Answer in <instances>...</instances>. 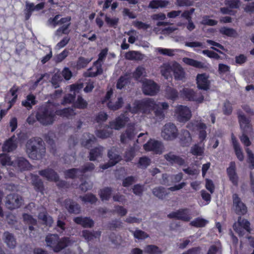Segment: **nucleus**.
Instances as JSON below:
<instances>
[{
	"label": "nucleus",
	"mask_w": 254,
	"mask_h": 254,
	"mask_svg": "<svg viewBox=\"0 0 254 254\" xmlns=\"http://www.w3.org/2000/svg\"><path fill=\"white\" fill-rule=\"evenodd\" d=\"M35 118L42 125H52L56 119V108L51 104H45L37 110Z\"/></svg>",
	"instance_id": "f257e3e1"
},
{
	"label": "nucleus",
	"mask_w": 254,
	"mask_h": 254,
	"mask_svg": "<svg viewBox=\"0 0 254 254\" xmlns=\"http://www.w3.org/2000/svg\"><path fill=\"white\" fill-rule=\"evenodd\" d=\"M47 247L51 248L56 253L61 252L71 244L70 238L63 237L61 238L57 234H49L45 238Z\"/></svg>",
	"instance_id": "f03ea898"
},
{
	"label": "nucleus",
	"mask_w": 254,
	"mask_h": 254,
	"mask_svg": "<svg viewBox=\"0 0 254 254\" xmlns=\"http://www.w3.org/2000/svg\"><path fill=\"white\" fill-rule=\"evenodd\" d=\"M26 149L29 157L33 160L42 158L46 151L45 147L42 145V140L35 137L28 140L26 144Z\"/></svg>",
	"instance_id": "7ed1b4c3"
},
{
	"label": "nucleus",
	"mask_w": 254,
	"mask_h": 254,
	"mask_svg": "<svg viewBox=\"0 0 254 254\" xmlns=\"http://www.w3.org/2000/svg\"><path fill=\"white\" fill-rule=\"evenodd\" d=\"M156 102L153 98H146L140 100H135L131 108L128 105V108L132 114H137L140 112L143 114L149 115L153 111Z\"/></svg>",
	"instance_id": "20e7f679"
},
{
	"label": "nucleus",
	"mask_w": 254,
	"mask_h": 254,
	"mask_svg": "<svg viewBox=\"0 0 254 254\" xmlns=\"http://www.w3.org/2000/svg\"><path fill=\"white\" fill-rule=\"evenodd\" d=\"M187 127L191 131H197L198 132L199 143L201 144L206 140L207 137L206 125L201 121H194L189 122Z\"/></svg>",
	"instance_id": "39448f33"
},
{
	"label": "nucleus",
	"mask_w": 254,
	"mask_h": 254,
	"mask_svg": "<svg viewBox=\"0 0 254 254\" xmlns=\"http://www.w3.org/2000/svg\"><path fill=\"white\" fill-rule=\"evenodd\" d=\"M170 219H175L184 222H189L191 219L190 210L187 208H181L170 213L167 215Z\"/></svg>",
	"instance_id": "423d86ee"
},
{
	"label": "nucleus",
	"mask_w": 254,
	"mask_h": 254,
	"mask_svg": "<svg viewBox=\"0 0 254 254\" xmlns=\"http://www.w3.org/2000/svg\"><path fill=\"white\" fill-rule=\"evenodd\" d=\"M178 135V129L175 124L171 123L165 124L162 131V136L164 139L172 140L175 139Z\"/></svg>",
	"instance_id": "0eeeda50"
},
{
	"label": "nucleus",
	"mask_w": 254,
	"mask_h": 254,
	"mask_svg": "<svg viewBox=\"0 0 254 254\" xmlns=\"http://www.w3.org/2000/svg\"><path fill=\"white\" fill-rule=\"evenodd\" d=\"M177 120L181 123H186L191 117L190 109L185 106L179 105L175 110Z\"/></svg>",
	"instance_id": "6e6552de"
},
{
	"label": "nucleus",
	"mask_w": 254,
	"mask_h": 254,
	"mask_svg": "<svg viewBox=\"0 0 254 254\" xmlns=\"http://www.w3.org/2000/svg\"><path fill=\"white\" fill-rule=\"evenodd\" d=\"M6 205L8 209L13 210L19 208L22 203L21 196L16 193H10L6 198Z\"/></svg>",
	"instance_id": "1a4fd4ad"
},
{
	"label": "nucleus",
	"mask_w": 254,
	"mask_h": 254,
	"mask_svg": "<svg viewBox=\"0 0 254 254\" xmlns=\"http://www.w3.org/2000/svg\"><path fill=\"white\" fill-rule=\"evenodd\" d=\"M160 86L152 80H146L142 84V91L144 95L154 96L159 91Z\"/></svg>",
	"instance_id": "9d476101"
},
{
	"label": "nucleus",
	"mask_w": 254,
	"mask_h": 254,
	"mask_svg": "<svg viewBox=\"0 0 254 254\" xmlns=\"http://www.w3.org/2000/svg\"><path fill=\"white\" fill-rule=\"evenodd\" d=\"M181 92L182 97L187 101L202 103L204 100V97L202 95L200 94L198 96L195 92L192 89L184 88Z\"/></svg>",
	"instance_id": "9b49d317"
},
{
	"label": "nucleus",
	"mask_w": 254,
	"mask_h": 254,
	"mask_svg": "<svg viewBox=\"0 0 254 254\" xmlns=\"http://www.w3.org/2000/svg\"><path fill=\"white\" fill-rule=\"evenodd\" d=\"M143 148L147 151H153L155 154H162L163 145L160 141L153 139H150L143 145Z\"/></svg>",
	"instance_id": "f8f14e48"
},
{
	"label": "nucleus",
	"mask_w": 254,
	"mask_h": 254,
	"mask_svg": "<svg viewBox=\"0 0 254 254\" xmlns=\"http://www.w3.org/2000/svg\"><path fill=\"white\" fill-rule=\"evenodd\" d=\"M232 198L236 213L239 215L246 214L248 211L247 207L246 204L242 201L238 194L237 193L233 194Z\"/></svg>",
	"instance_id": "ddd939ff"
},
{
	"label": "nucleus",
	"mask_w": 254,
	"mask_h": 254,
	"mask_svg": "<svg viewBox=\"0 0 254 254\" xmlns=\"http://www.w3.org/2000/svg\"><path fill=\"white\" fill-rule=\"evenodd\" d=\"M155 108L153 109L155 118L158 121H161L165 117V111L169 108V105L166 102L156 103Z\"/></svg>",
	"instance_id": "4468645a"
},
{
	"label": "nucleus",
	"mask_w": 254,
	"mask_h": 254,
	"mask_svg": "<svg viewBox=\"0 0 254 254\" xmlns=\"http://www.w3.org/2000/svg\"><path fill=\"white\" fill-rule=\"evenodd\" d=\"M209 76L206 73L198 74L196 76V84L198 89L207 90L210 86V81L208 80Z\"/></svg>",
	"instance_id": "2eb2a0df"
},
{
	"label": "nucleus",
	"mask_w": 254,
	"mask_h": 254,
	"mask_svg": "<svg viewBox=\"0 0 254 254\" xmlns=\"http://www.w3.org/2000/svg\"><path fill=\"white\" fill-rule=\"evenodd\" d=\"M237 114L240 128L243 132H246L247 129L251 128L250 119L247 118L241 110L238 111Z\"/></svg>",
	"instance_id": "dca6fc26"
},
{
	"label": "nucleus",
	"mask_w": 254,
	"mask_h": 254,
	"mask_svg": "<svg viewBox=\"0 0 254 254\" xmlns=\"http://www.w3.org/2000/svg\"><path fill=\"white\" fill-rule=\"evenodd\" d=\"M39 174L50 182H57L60 178L58 174L51 168L40 170L39 171Z\"/></svg>",
	"instance_id": "f3484780"
},
{
	"label": "nucleus",
	"mask_w": 254,
	"mask_h": 254,
	"mask_svg": "<svg viewBox=\"0 0 254 254\" xmlns=\"http://www.w3.org/2000/svg\"><path fill=\"white\" fill-rule=\"evenodd\" d=\"M128 119L127 117L122 114L117 117L115 121L110 122L109 125L107 126V127L111 129L119 130L125 127L127 122L128 121Z\"/></svg>",
	"instance_id": "a211bd4d"
},
{
	"label": "nucleus",
	"mask_w": 254,
	"mask_h": 254,
	"mask_svg": "<svg viewBox=\"0 0 254 254\" xmlns=\"http://www.w3.org/2000/svg\"><path fill=\"white\" fill-rule=\"evenodd\" d=\"M64 204L70 214H77L80 212V207L79 204L71 199H65L64 201Z\"/></svg>",
	"instance_id": "6ab92c4d"
},
{
	"label": "nucleus",
	"mask_w": 254,
	"mask_h": 254,
	"mask_svg": "<svg viewBox=\"0 0 254 254\" xmlns=\"http://www.w3.org/2000/svg\"><path fill=\"white\" fill-rule=\"evenodd\" d=\"M226 171L229 180L233 185L237 186L239 178L236 173V167L235 162L232 161L230 162L229 167L227 168Z\"/></svg>",
	"instance_id": "aec40b11"
},
{
	"label": "nucleus",
	"mask_w": 254,
	"mask_h": 254,
	"mask_svg": "<svg viewBox=\"0 0 254 254\" xmlns=\"http://www.w3.org/2000/svg\"><path fill=\"white\" fill-rule=\"evenodd\" d=\"M231 141L236 157L240 161H243L244 159V155L242 151V149L233 133L231 134Z\"/></svg>",
	"instance_id": "412c9836"
},
{
	"label": "nucleus",
	"mask_w": 254,
	"mask_h": 254,
	"mask_svg": "<svg viewBox=\"0 0 254 254\" xmlns=\"http://www.w3.org/2000/svg\"><path fill=\"white\" fill-rule=\"evenodd\" d=\"M75 223L81 225L83 228H92L94 226V221L89 217L77 216L73 218Z\"/></svg>",
	"instance_id": "4be33fe9"
},
{
	"label": "nucleus",
	"mask_w": 254,
	"mask_h": 254,
	"mask_svg": "<svg viewBox=\"0 0 254 254\" xmlns=\"http://www.w3.org/2000/svg\"><path fill=\"white\" fill-rule=\"evenodd\" d=\"M17 147L15 137L13 135L4 142L2 150L3 152H10L15 150Z\"/></svg>",
	"instance_id": "5701e85b"
},
{
	"label": "nucleus",
	"mask_w": 254,
	"mask_h": 254,
	"mask_svg": "<svg viewBox=\"0 0 254 254\" xmlns=\"http://www.w3.org/2000/svg\"><path fill=\"white\" fill-rule=\"evenodd\" d=\"M165 159L172 165L177 164L179 166L183 165L185 162V160L179 156L173 154L170 152L164 155Z\"/></svg>",
	"instance_id": "b1692460"
},
{
	"label": "nucleus",
	"mask_w": 254,
	"mask_h": 254,
	"mask_svg": "<svg viewBox=\"0 0 254 254\" xmlns=\"http://www.w3.org/2000/svg\"><path fill=\"white\" fill-rule=\"evenodd\" d=\"M134 127L133 126H127L125 132H123L121 136V141L122 143L126 142L127 139L131 140L134 136Z\"/></svg>",
	"instance_id": "393cba45"
},
{
	"label": "nucleus",
	"mask_w": 254,
	"mask_h": 254,
	"mask_svg": "<svg viewBox=\"0 0 254 254\" xmlns=\"http://www.w3.org/2000/svg\"><path fill=\"white\" fill-rule=\"evenodd\" d=\"M180 139V143L183 146H189L192 141V137L190 132L186 129L182 130Z\"/></svg>",
	"instance_id": "a878e982"
},
{
	"label": "nucleus",
	"mask_w": 254,
	"mask_h": 254,
	"mask_svg": "<svg viewBox=\"0 0 254 254\" xmlns=\"http://www.w3.org/2000/svg\"><path fill=\"white\" fill-rule=\"evenodd\" d=\"M172 72L176 80H182L185 77V73L180 64L176 63L173 64Z\"/></svg>",
	"instance_id": "bb28decb"
},
{
	"label": "nucleus",
	"mask_w": 254,
	"mask_h": 254,
	"mask_svg": "<svg viewBox=\"0 0 254 254\" xmlns=\"http://www.w3.org/2000/svg\"><path fill=\"white\" fill-rule=\"evenodd\" d=\"M4 242L7 247L10 249H14L16 245V241L13 234L6 231L3 233Z\"/></svg>",
	"instance_id": "cd10ccee"
},
{
	"label": "nucleus",
	"mask_w": 254,
	"mask_h": 254,
	"mask_svg": "<svg viewBox=\"0 0 254 254\" xmlns=\"http://www.w3.org/2000/svg\"><path fill=\"white\" fill-rule=\"evenodd\" d=\"M101 235L100 231L91 232L88 230H84L82 231V236L87 242L91 241L94 238H99Z\"/></svg>",
	"instance_id": "c85d7f7f"
},
{
	"label": "nucleus",
	"mask_w": 254,
	"mask_h": 254,
	"mask_svg": "<svg viewBox=\"0 0 254 254\" xmlns=\"http://www.w3.org/2000/svg\"><path fill=\"white\" fill-rule=\"evenodd\" d=\"M32 184L37 192L43 193L44 186L43 182L37 175H34L32 178Z\"/></svg>",
	"instance_id": "c756f323"
},
{
	"label": "nucleus",
	"mask_w": 254,
	"mask_h": 254,
	"mask_svg": "<svg viewBox=\"0 0 254 254\" xmlns=\"http://www.w3.org/2000/svg\"><path fill=\"white\" fill-rule=\"evenodd\" d=\"M166 97L167 99L175 101L178 98L179 93L177 90L170 86H167L165 89Z\"/></svg>",
	"instance_id": "7c9ffc66"
},
{
	"label": "nucleus",
	"mask_w": 254,
	"mask_h": 254,
	"mask_svg": "<svg viewBox=\"0 0 254 254\" xmlns=\"http://www.w3.org/2000/svg\"><path fill=\"white\" fill-rule=\"evenodd\" d=\"M204 151V143L194 144L190 148V153L196 156L203 155Z\"/></svg>",
	"instance_id": "2f4dec72"
},
{
	"label": "nucleus",
	"mask_w": 254,
	"mask_h": 254,
	"mask_svg": "<svg viewBox=\"0 0 254 254\" xmlns=\"http://www.w3.org/2000/svg\"><path fill=\"white\" fill-rule=\"evenodd\" d=\"M169 4L167 0H152L149 4L148 7L152 9L166 7Z\"/></svg>",
	"instance_id": "473e14b6"
},
{
	"label": "nucleus",
	"mask_w": 254,
	"mask_h": 254,
	"mask_svg": "<svg viewBox=\"0 0 254 254\" xmlns=\"http://www.w3.org/2000/svg\"><path fill=\"white\" fill-rule=\"evenodd\" d=\"M124 104V101L122 97H120L118 98L117 101L114 103L111 100H109L107 104V106L110 110L115 111L121 109Z\"/></svg>",
	"instance_id": "72a5a7b5"
},
{
	"label": "nucleus",
	"mask_w": 254,
	"mask_h": 254,
	"mask_svg": "<svg viewBox=\"0 0 254 254\" xmlns=\"http://www.w3.org/2000/svg\"><path fill=\"white\" fill-rule=\"evenodd\" d=\"M125 57L128 60L141 61L143 59L142 55L138 51H130L125 54Z\"/></svg>",
	"instance_id": "f704fd0d"
},
{
	"label": "nucleus",
	"mask_w": 254,
	"mask_h": 254,
	"mask_svg": "<svg viewBox=\"0 0 254 254\" xmlns=\"http://www.w3.org/2000/svg\"><path fill=\"white\" fill-rule=\"evenodd\" d=\"M37 102L35 96L33 94H30L27 96L26 100L22 101V105L28 109H30L32 108L33 105L37 104Z\"/></svg>",
	"instance_id": "c9c22d12"
},
{
	"label": "nucleus",
	"mask_w": 254,
	"mask_h": 254,
	"mask_svg": "<svg viewBox=\"0 0 254 254\" xmlns=\"http://www.w3.org/2000/svg\"><path fill=\"white\" fill-rule=\"evenodd\" d=\"M102 151L103 147L102 146L96 147L91 149L89 152V160L95 161L97 158L101 157Z\"/></svg>",
	"instance_id": "e433bc0d"
},
{
	"label": "nucleus",
	"mask_w": 254,
	"mask_h": 254,
	"mask_svg": "<svg viewBox=\"0 0 254 254\" xmlns=\"http://www.w3.org/2000/svg\"><path fill=\"white\" fill-rule=\"evenodd\" d=\"M112 191V189L110 187H105L101 189L99 192L101 199L102 201L109 200L111 198Z\"/></svg>",
	"instance_id": "4c0bfd02"
},
{
	"label": "nucleus",
	"mask_w": 254,
	"mask_h": 254,
	"mask_svg": "<svg viewBox=\"0 0 254 254\" xmlns=\"http://www.w3.org/2000/svg\"><path fill=\"white\" fill-rule=\"evenodd\" d=\"M152 193L159 199H163L168 194L165 188L163 187H157L152 190Z\"/></svg>",
	"instance_id": "58836bf2"
},
{
	"label": "nucleus",
	"mask_w": 254,
	"mask_h": 254,
	"mask_svg": "<svg viewBox=\"0 0 254 254\" xmlns=\"http://www.w3.org/2000/svg\"><path fill=\"white\" fill-rule=\"evenodd\" d=\"M17 165L21 171L28 170L30 168V164L23 157H19L17 159Z\"/></svg>",
	"instance_id": "ea45409f"
},
{
	"label": "nucleus",
	"mask_w": 254,
	"mask_h": 254,
	"mask_svg": "<svg viewBox=\"0 0 254 254\" xmlns=\"http://www.w3.org/2000/svg\"><path fill=\"white\" fill-rule=\"evenodd\" d=\"M144 252L147 254H162V253L161 250L154 245H146L144 249Z\"/></svg>",
	"instance_id": "a19ab883"
},
{
	"label": "nucleus",
	"mask_w": 254,
	"mask_h": 254,
	"mask_svg": "<svg viewBox=\"0 0 254 254\" xmlns=\"http://www.w3.org/2000/svg\"><path fill=\"white\" fill-rule=\"evenodd\" d=\"M88 103L81 96L78 95L75 102L73 103V107L79 109H84L87 108Z\"/></svg>",
	"instance_id": "79ce46f5"
},
{
	"label": "nucleus",
	"mask_w": 254,
	"mask_h": 254,
	"mask_svg": "<svg viewBox=\"0 0 254 254\" xmlns=\"http://www.w3.org/2000/svg\"><path fill=\"white\" fill-rule=\"evenodd\" d=\"M219 32L221 34L230 37H236L238 35L236 30L232 28L223 27L219 30Z\"/></svg>",
	"instance_id": "37998d69"
},
{
	"label": "nucleus",
	"mask_w": 254,
	"mask_h": 254,
	"mask_svg": "<svg viewBox=\"0 0 254 254\" xmlns=\"http://www.w3.org/2000/svg\"><path fill=\"white\" fill-rule=\"evenodd\" d=\"M95 134L98 138L101 139H106L112 134L113 132L111 130H108L107 129H97L95 131Z\"/></svg>",
	"instance_id": "c03bdc74"
},
{
	"label": "nucleus",
	"mask_w": 254,
	"mask_h": 254,
	"mask_svg": "<svg viewBox=\"0 0 254 254\" xmlns=\"http://www.w3.org/2000/svg\"><path fill=\"white\" fill-rule=\"evenodd\" d=\"M81 199L85 203L88 202L92 204L95 203L98 200L96 195L91 193L85 194L81 197Z\"/></svg>",
	"instance_id": "a18cd8bd"
},
{
	"label": "nucleus",
	"mask_w": 254,
	"mask_h": 254,
	"mask_svg": "<svg viewBox=\"0 0 254 254\" xmlns=\"http://www.w3.org/2000/svg\"><path fill=\"white\" fill-rule=\"evenodd\" d=\"M245 150L248 156L247 162L249 164V168L251 170H253L254 169V154L249 148H246Z\"/></svg>",
	"instance_id": "49530a36"
},
{
	"label": "nucleus",
	"mask_w": 254,
	"mask_h": 254,
	"mask_svg": "<svg viewBox=\"0 0 254 254\" xmlns=\"http://www.w3.org/2000/svg\"><path fill=\"white\" fill-rule=\"evenodd\" d=\"M91 61V59L85 58L83 57H79L76 62V67L77 69H81L87 66V64Z\"/></svg>",
	"instance_id": "de8ad7c7"
},
{
	"label": "nucleus",
	"mask_w": 254,
	"mask_h": 254,
	"mask_svg": "<svg viewBox=\"0 0 254 254\" xmlns=\"http://www.w3.org/2000/svg\"><path fill=\"white\" fill-rule=\"evenodd\" d=\"M78 172H79V168H71L65 170L64 175L66 179H74L76 178Z\"/></svg>",
	"instance_id": "09e8293b"
},
{
	"label": "nucleus",
	"mask_w": 254,
	"mask_h": 254,
	"mask_svg": "<svg viewBox=\"0 0 254 254\" xmlns=\"http://www.w3.org/2000/svg\"><path fill=\"white\" fill-rule=\"evenodd\" d=\"M129 82V78L127 75L121 76L118 80L116 85L117 88L119 89H122Z\"/></svg>",
	"instance_id": "8fccbe9b"
},
{
	"label": "nucleus",
	"mask_w": 254,
	"mask_h": 254,
	"mask_svg": "<svg viewBox=\"0 0 254 254\" xmlns=\"http://www.w3.org/2000/svg\"><path fill=\"white\" fill-rule=\"evenodd\" d=\"M207 222L206 220L198 217L191 221L190 225L196 228H200L204 227Z\"/></svg>",
	"instance_id": "3c124183"
},
{
	"label": "nucleus",
	"mask_w": 254,
	"mask_h": 254,
	"mask_svg": "<svg viewBox=\"0 0 254 254\" xmlns=\"http://www.w3.org/2000/svg\"><path fill=\"white\" fill-rule=\"evenodd\" d=\"M108 157L109 158V161L112 163L116 162V164L122 160V157L115 153L112 149L109 150Z\"/></svg>",
	"instance_id": "603ef678"
},
{
	"label": "nucleus",
	"mask_w": 254,
	"mask_h": 254,
	"mask_svg": "<svg viewBox=\"0 0 254 254\" xmlns=\"http://www.w3.org/2000/svg\"><path fill=\"white\" fill-rule=\"evenodd\" d=\"M238 223L239 225L241 226L248 232L250 233L251 232L250 223L248 220L242 218L241 216H239L238 219Z\"/></svg>",
	"instance_id": "864d4df0"
},
{
	"label": "nucleus",
	"mask_w": 254,
	"mask_h": 254,
	"mask_svg": "<svg viewBox=\"0 0 254 254\" xmlns=\"http://www.w3.org/2000/svg\"><path fill=\"white\" fill-rule=\"evenodd\" d=\"M22 218L23 221L28 225H37V220L33 218V216L28 213H23L22 214Z\"/></svg>",
	"instance_id": "5fc2aeb1"
},
{
	"label": "nucleus",
	"mask_w": 254,
	"mask_h": 254,
	"mask_svg": "<svg viewBox=\"0 0 254 254\" xmlns=\"http://www.w3.org/2000/svg\"><path fill=\"white\" fill-rule=\"evenodd\" d=\"M38 218L47 225H51L53 222L52 217L48 216L46 212H40L38 215Z\"/></svg>",
	"instance_id": "6e6d98bb"
},
{
	"label": "nucleus",
	"mask_w": 254,
	"mask_h": 254,
	"mask_svg": "<svg viewBox=\"0 0 254 254\" xmlns=\"http://www.w3.org/2000/svg\"><path fill=\"white\" fill-rule=\"evenodd\" d=\"M224 3L230 8L237 9L240 7L241 1L240 0H225Z\"/></svg>",
	"instance_id": "4d7b16f0"
},
{
	"label": "nucleus",
	"mask_w": 254,
	"mask_h": 254,
	"mask_svg": "<svg viewBox=\"0 0 254 254\" xmlns=\"http://www.w3.org/2000/svg\"><path fill=\"white\" fill-rule=\"evenodd\" d=\"M79 169V172L84 174L87 172H91L95 169V166L92 163H87L84 165L81 166Z\"/></svg>",
	"instance_id": "13d9d810"
},
{
	"label": "nucleus",
	"mask_w": 254,
	"mask_h": 254,
	"mask_svg": "<svg viewBox=\"0 0 254 254\" xmlns=\"http://www.w3.org/2000/svg\"><path fill=\"white\" fill-rule=\"evenodd\" d=\"M10 161L11 158L8 154L5 153L0 154V163L2 166L10 165Z\"/></svg>",
	"instance_id": "bf43d9fd"
},
{
	"label": "nucleus",
	"mask_w": 254,
	"mask_h": 254,
	"mask_svg": "<svg viewBox=\"0 0 254 254\" xmlns=\"http://www.w3.org/2000/svg\"><path fill=\"white\" fill-rule=\"evenodd\" d=\"M75 99V93L73 94H68L64 96L63 100L62 101V104L63 105H65L66 104H70L73 103Z\"/></svg>",
	"instance_id": "052dcab7"
},
{
	"label": "nucleus",
	"mask_w": 254,
	"mask_h": 254,
	"mask_svg": "<svg viewBox=\"0 0 254 254\" xmlns=\"http://www.w3.org/2000/svg\"><path fill=\"white\" fill-rule=\"evenodd\" d=\"M133 236L134 238L138 240H144L148 237V234L140 230H135L133 233Z\"/></svg>",
	"instance_id": "680f3d73"
},
{
	"label": "nucleus",
	"mask_w": 254,
	"mask_h": 254,
	"mask_svg": "<svg viewBox=\"0 0 254 254\" xmlns=\"http://www.w3.org/2000/svg\"><path fill=\"white\" fill-rule=\"evenodd\" d=\"M233 108L232 105L229 101H226L224 103L223 112V114L225 115L229 116L232 114Z\"/></svg>",
	"instance_id": "e2e57ef3"
},
{
	"label": "nucleus",
	"mask_w": 254,
	"mask_h": 254,
	"mask_svg": "<svg viewBox=\"0 0 254 254\" xmlns=\"http://www.w3.org/2000/svg\"><path fill=\"white\" fill-rule=\"evenodd\" d=\"M89 139H87L84 144V146L89 149L91 147L92 145L97 141V139L93 134H89Z\"/></svg>",
	"instance_id": "0e129e2a"
},
{
	"label": "nucleus",
	"mask_w": 254,
	"mask_h": 254,
	"mask_svg": "<svg viewBox=\"0 0 254 254\" xmlns=\"http://www.w3.org/2000/svg\"><path fill=\"white\" fill-rule=\"evenodd\" d=\"M183 178V174L182 173H179L176 175H172L170 176L171 185L180 182Z\"/></svg>",
	"instance_id": "69168bd1"
},
{
	"label": "nucleus",
	"mask_w": 254,
	"mask_h": 254,
	"mask_svg": "<svg viewBox=\"0 0 254 254\" xmlns=\"http://www.w3.org/2000/svg\"><path fill=\"white\" fill-rule=\"evenodd\" d=\"M144 190L143 185L140 184H136L134 185L132 188V191L136 195L141 196L142 195Z\"/></svg>",
	"instance_id": "338daca9"
},
{
	"label": "nucleus",
	"mask_w": 254,
	"mask_h": 254,
	"mask_svg": "<svg viewBox=\"0 0 254 254\" xmlns=\"http://www.w3.org/2000/svg\"><path fill=\"white\" fill-rule=\"evenodd\" d=\"M217 20L208 18V16H205L203 17L201 23L204 25L214 26L217 24Z\"/></svg>",
	"instance_id": "774afa93"
}]
</instances>
